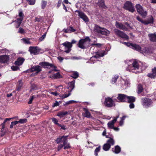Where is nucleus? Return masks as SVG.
I'll list each match as a JSON object with an SVG mask.
<instances>
[{"label": "nucleus", "instance_id": "obj_1", "mask_svg": "<svg viewBox=\"0 0 156 156\" xmlns=\"http://www.w3.org/2000/svg\"><path fill=\"white\" fill-rule=\"evenodd\" d=\"M127 65L126 69L129 72L137 73L141 72L143 70H145L147 66L141 63L142 66L135 60H127L125 62Z\"/></svg>", "mask_w": 156, "mask_h": 156}, {"label": "nucleus", "instance_id": "obj_2", "mask_svg": "<svg viewBox=\"0 0 156 156\" xmlns=\"http://www.w3.org/2000/svg\"><path fill=\"white\" fill-rule=\"evenodd\" d=\"M123 44L127 46L140 52L144 55H149L152 53V52L149 48H145L144 49H143L139 45L136 44L126 42L123 43Z\"/></svg>", "mask_w": 156, "mask_h": 156}, {"label": "nucleus", "instance_id": "obj_3", "mask_svg": "<svg viewBox=\"0 0 156 156\" xmlns=\"http://www.w3.org/2000/svg\"><path fill=\"white\" fill-rule=\"evenodd\" d=\"M105 52L103 51H99L96 53L95 55L91 57L90 59V63L94 64L98 61L97 58L103 56Z\"/></svg>", "mask_w": 156, "mask_h": 156}, {"label": "nucleus", "instance_id": "obj_4", "mask_svg": "<svg viewBox=\"0 0 156 156\" xmlns=\"http://www.w3.org/2000/svg\"><path fill=\"white\" fill-rule=\"evenodd\" d=\"M104 104L105 107L108 108L114 107L115 106V103L112 100V98L110 97L105 98Z\"/></svg>", "mask_w": 156, "mask_h": 156}, {"label": "nucleus", "instance_id": "obj_5", "mask_svg": "<svg viewBox=\"0 0 156 156\" xmlns=\"http://www.w3.org/2000/svg\"><path fill=\"white\" fill-rule=\"evenodd\" d=\"M90 41L88 37L80 40L78 44V47L84 49Z\"/></svg>", "mask_w": 156, "mask_h": 156}, {"label": "nucleus", "instance_id": "obj_6", "mask_svg": "<svg viewBox=\"0 0 156 156\" xmlns=\"http://www.w3.org/2000/svg\"><path fill=\"white\" fill-rule=\"evenodd\" d=\"M136 8L137 12L143 18H145L147 15V12L143 9V7L140 5L137 4Z\"/></svg>", "mask_w": 156, "mask_h": 156}, {"label": "nucleus", "instance_id": "obj_7", "mask_svg": "<svg viewBox=\"0 0 156 156\" xmlns=\"http://www.w3.org/2000/svg\"><path fill=\"white\" fill-rule=\"evenodd\" d=\"M40 65L43 66L44 68H52V70L55 71H58L59 70L57 69V67L54 66L53 64L50 63L48 62H42L39 63Z\"/></svg>", "mask_w": 156, "mask_h": 156}, {"label": "nucleus", "instance_id": "obj_8", "mask_svg": "<svg viewBox=\"0 0 156 156\" xmlns=\"http://www.w3.org/2000/svg\"><path fill=\"white\" fill-rule=\"evenodd\" d=\"M123 8L129 11L133 12L135 11V9L133 4L130 2L126 1L124 4Z\"/></svg>", "mask_w": 156, "mask_h": 156}, {"label": "nucleus", "instance_id": "obj_9", "mask_svg": "<svg viewBox=\"0 0 156 156\" xmlns=\"http://www.w3.org/2000/svg\"><path fill=\"white\" fill-rule=\"evenodd\" d=\"M130 81L129 79L127 78L125 80L123 79L122 78H121L118 82V86L121 87L125 86V87H129L130 85Z\"/></svg>", "mask_w": 156, "mask_h": 156}, {"label": "nucleus", "instance_id": "obj_10", "mask_svg": "<svg viewBox=\"0 0 156 156\" xmlns=\"http://www.w3.org/2000/svg\"><path fill=\"white\" fill-rule=\"evenodd\" d=\"M152 103V100L149 98H145L142 99V105L145 108L150 106Z\"/></svg>", "mask_w": 156, "mask_h": 156}, {"label": "nucleus", "instance_id": "obj_11", "mask_svg": "<svg viewBox=\"0 0 156 156\" xmlns=\"http://www.w3.org/2000/svg\"><path fill=\"white\" fill-rule=\"evenodd\" d=\"M68 136H59L56 140V141L57 144H59L60 142L63 143L64 145L67 142V137Z\"/></svg>", "mask_w": 156, "mask_h": 156}, {"label": "nucleus", "instance_id": "obj_12", "mask_svg": "<svg viewBox=\"0 0 156 156\" xmlns=\"http://www.w3.org/2000/svg\"><path fill=\"white\" fill-rule=\"evenodd\" d=\"M40 50V49L37 46H31L29 48V50L31 54L36 55L39 54Z\"/></svg>", "mask_w": 156, "mask_h": 156}, {"label": "nucleus", "instance_id": "obj_13", "mask_svg": "<svg viewBox=\"0 0 156 156\" xmlns=\"http://www.w3.org/2000/svg\"><path fill=\"white\" fill-rule=\"evenodd\" d=\"M62 44L65 47V51L67 53H69L71 50V48L73 46L72 43L66 41Z\"/></svg>", "mask_w": 156, "mask_h": 156}, {"label": "nucleus", "instance_id": "obj_14", "mask_svg": "<svg viewBox=\"0 0 156 156\" xmlns=\"http://www.w3.org/2000/svg\"><path fill=\"white\" fill-rule=\"evenodd\" d=\"M115 32L117 35L123 38L126 39H128L129 38L128 36L126 34L118 29H115Z\"/></svg>", "mask_w": 156, "mask_h": 156}, {"label": "nucleus", "instance_id": "obj_15", "mask_svg": "<svg viewBox=\"0 0 156 156\" xmlns=\"http://www.w3.org/2000/svg\"><path fill=\"white\" fill-rule=\"evenodd\" d=\"M127 95L123 94H118L117 99L118 102H124L126 101Z\"/></svg>", "mask_w": 156, "mask_h": 156}, {"label": "nucleus", "instance_id": "obj_16", "mask_svg": "<svg viewBox=\"0 0 156 156\" xmlns=\"http://www.w3.org/2000/svg\"><path fill=\"white\" fill-rule=\"evenodd\" d=\"M75 12H78V16H80V18L82 19L85 22H87L89 21L88 17L84 13L78 10L75 11Z\"/></svg>", "mask_w": 156, "mask_h": 156}, {"label": "nucleus", "instance_id": "obj_17", "mask_svg": "<svg viewBox=\"0 0 156 156\" xmlns=\"http://www.w3.org/2000/svg\"><path fill=\"white\" fill-rule=\"evenodd\" d=\"M9 59V56L7 55L0 56V62L2 63L7 62Z\"/></svg>", "mask_w": 156, "mask_h": 156}, {"label": "nucleus", "instance_id": "obj_18", "mask_svg": "<svg viewBox=\"0 0 156 156\" xmlns=\"http://www.w3.org/2000/svg\"><path fill=\"white\" fill-rule=\"evenodd\" d=\"M119 117V116L114 117L112 120L110 121L108 123L107 125L108 128L112 129L114 127V123L116 122L117 119Z\"/></svg>", "mask_w": 156, "mask_h": 156}, {"label": "nucleus", "instance_id": "obj_19", "mask_svg": "<svg viewBox=\"0 0 156 156\" xmlns=\"http://www.w3.org/2000/svg\"><path fill=\"white\" fill-rule=\"evenodd\" d=\"M41 70V67L40 66L37 65L33 66L30 70L31 72L36 71L37 73H38Z\"/></svg>", "mask_w": 156, "mask_h": 156}, {"label": "nucleus", "instance_id": "obj_20", "mask_svg": "<svg viewBox=\"0 0 156 156\" xmlns=\"http://www.w3.org/2000/svg\"><path fill=\"white\" fill-rule=\"evenodd\" d=\"M115 26L117 28H119L120 29L123 30H126L127 29V28L124 25L117 21H116L115 22Z\"/></svg>", "mask_w": 156, "mask_h": 156}, {"label": "nucleus", "instance_id": "obj_21", "mask_svg": "<svg viewBox=\"0 0 156 156\" xmlns=\"http://www.w3.org/2000/svg\"><path fill=\"white\" fill-rule=\"evenodd\" d=\"M148 36L150 41L153 42H156V34H148Z\"/></svg>", "mask_w": 156, "mask_h": 156}, {"label": "nucleus", "instance_id": "obj_22", "mask_svg": "<svg viewBox=\"0 0 156 156\" xmlns=\"http://www.w3.org/2000/svg\"><path fill=\"white\" fill-rule=\"evenodd\" d=\"M24 61V58H19L15 61V64L18 66L21 65L22 64Z\"/></svg>", "mask_w": 156, "mask_h": 156}, {"label": "nucleus", "instance_id": "obj_23", "mask_svg": "<svg viewBox=\"0 0 156 156\" xmlns=\"http://www.w3.org/2000/svg\"><path fill=\"white\" fill-rule=\"evenodd\" d=\"M145 24L147 25L150 23H153L154 22V18L152 16H151L147 20H145Z\"/></svg>", "mask_w": 156, "mask_h": 156}, {"label": "nucleus", "instance_id": "obj_24", "mask_svg": "<svg viewBox=\"0 0 156 156\" xmlns=\"http://www.w3.org/2000/svg\"><path fill=\"white\" fill-rule=\"evenodd\" d=\"M136 98L133 96H127L126 101L129 103L134 102L135 101Z\"/></svg>", "mask_w": 156, "mask_h": 156}, {"label": "nucleus", "instance_id": "obj_25", "mask_svg": "<svg viewBox=\"0 0 156 156\" xmlns=\"http://www.w3.org/2000/svg\"><path fill=\"white\" fill-rule=\"evenodd\" d=\"M112 151L116 154L119 153L121 151V148L118 146L117 145L114 148L112 149Z\"/></svg>", "mask_w": 156, "mask_h": 156}, {"label": "nucleus", "instance_id": "obj_26", "mask_svg": "<svg viewBox=\"0 0 156 156\" xmlns=\"http://www.w3.org/2000/svg\"><path fill=\"white\" fill-rule=\"evenodd\" d=\"M100 34H101L108 36L110 34V31L104 28H102Z\"/></svg>", "mask_w": 156, "mask_h": 156}, {"label": "nucleus", "instance_id": "obj_27", "mask_svg": "<svg viewBox=\"0 0 156 156\" xmlns=\"http://www.w3.org/2000/svg\"><path fill=\"white\" fill-rule=\"evenodd\" d=\"M23 20L22 18H18L16 21H15L16 22L15 27L16 28H18L20 27Z\"/></svg>", "mask_w": 156, "mask_h": 156}, {"label": "nucleus", "instance_id": "obj_28", "mask_svg": "<svg viewBox=\"0 0 156 156\" xmlns=\"http://www.w3.org/2000/svg\"><path fill=\"white\" fill-rule=\"evenodd\" d=\"M68 113V112L66 111H63L61 112H58L57 115L61 118L64 116L66 115Z\"/></svg>", "mask_w": 156, "mask_h": 156}, {"label": "nucleus", "instance_id": "obj_29", "mask_svg": "<svg viewBox=\"0 0 156 156\" xmlns=\"http://www.w3.org/2000/svg\"><path fill=\"white\" fill-rule=\"evenodd\" d=\"M102 28L101 27L99 26L95 25L94 27V30L95 32L100 34Z\"/></svg>", "mask_w": 156, "mask_h": 156}, {"label": "nucleus", "instance_id": "obj_30", "mask_svg": "<svg viewBox=\"0 0 156 156\" xmlns=\"http://www.w3.org/2000/svg\"><path fill=\"white\" fill-rule=\"evenodd\" d=\"M107 143L110 146L113 145L114 144L115 141L113 138H110L107 141Z\"/></svg>", "mask_w": 156, "mask_h": 156}, {"label": "nucleus", "instance_id": "obj_31", "mask_svg": "<svg viewBox=\"0 0 156 156\" xmlns=\"http://www.w3.org/2000/svg\"><path fill=\"white\" fill-rule=\"evenodd\" d=\"M152 74H149V76L151 77V78H154L156 76V67H155L154 69H152Z\"/></svg>", "mask_w": 156, "mask_h": 156}, {"label": "nucleus", "instance_id": "obj_32", "mask_svg": "<svg viewBox=\"0 0 156 156\" xmlns=\"http://www.w3.org/2000/svg\"><path fill=\"white\" fill-rule=\"evenodd\" d=\"M98 5L99 6L104 8H105L106 7L105 5L104 1V0L99 1L98 2Z\"/></svg>", "mask_w": 156, "mask_h": 156}, {"label": "nucleus", "instance_id": "obj_33", "mask_svg": "<svg viewBox=\"0 0 156 156\" xmlns=\"http://www.w3.org/2000/svg\"><path fill=\"white\" fill-rule=\"evenodd\" d=\"M75 81H73L71 82H70L69 83V89L72 90L74 88V83Z\"/></svg>", "mask_w": 156, "mask_h": 156}, {"label": "nucleus", "instance_id": "obj_34", "mask_svg": "<svg viewBox=\"0 0 156 156\" xmlns=\"http://www.w3.org/2000/svg\"><path fill=\"white\" fill-rule=\"evenodd\" d=\"M119 78V75H115L113 77L111 82L112 84H114L116 83L117 80Z\"/></svg>", "mask_w": 156, "mask_h": 156}, {"label": "nucleus", "instance_id": "obj_35", "mask_svg": "<svg viewBox=\"0 0 156 156\" xmlns=\"http://www.w3.org/2000/svg\"><path fill=\"white\" fill-rule=\"evenodd\" d=\"M143 88L141 84H139L137 87V92L138 94H140L143 90Z\"/></svg>", "mask_w": 156, "mask_h": 156}, {"label": "nucleus", "instance_id": "obj_36", "mask_svg": "<svg viewBox=\"0 0 156 156\" xmlns=\"http://www.w3.org/2000/svg\"><path fill=\"white\" fill-rule=\"evenodd\" d=\"M52 77L55 79L60 78L61 77V76L59 72L53 74Z\"/></svg>", "mask_w": 156, "mask_h": 156}, {"label": "nucleus", "instance_id": "obj_37", "mask_svg": "<svg viewBox=\"0 0 156 156\" xmlns=\"http://www.w3.org/2000/svg\"><path fill=\"white\" fill-rule=\"evenodd\" d=\"M110 147L111 146L106 143L103 146V149L105 151H107L110 148Z\"/></svg>", "mask_w": 156, "mask_h": 156}, {"label": "nucleus", "instance_id": "obj_38", "mask_svg": "<svg viewBox=\"0 0 156 156\" xmlns=\"http://www.w3.org/2000/svg\"><path fill=\"white\" fill-rule=\"evenodd\" d=\"M83 115L85 117L90 118V112L87 110H86L85 113H83Z\"/></svg>", "mask_w": 156, "mask_h": 156}, {"label": "nucleus", "instance_id": "obj_39", "mask_svg": "<svg viewBox=\"0 0 156 156\" xmlns=\"http://www.w3.org/2000/svg\"><path fill=\"white\" fill-rule=\"evenodd\" d=\"M21 40L25 44H30L29 39L23 38L21 39Z\"/></svg>", "mask_w": 156, "mask_h": 156}, {"label": "nucleus", "instance_id": "obj_40", "mask_svg": "<svg viewBox=\"0 0 156 156\" xmlns=\"http://www.w3.org/2000/svg\"><path fill=\"white\" fill-rule=\"evenodd\" d=\"M79 76L78 73L77 72L75 71L73 72L71 76L74 79H76Z\"/></svg>", "mask_w": 156, "mask_h": 156}, {"label": "nucleus", "instance_id": "obj_41", "mask_svg": "<svg viewBox=\"0 0 156 156\" xmlns=\"http://www.w3.org/2000/svg\"><path fill=\"white\" fill-rule=\"evenodd\" d=\"M71 94L70 93H69L67 94H60L59 95V97L62 98H64L68 97Z\"/></svg>", "mask_w": 156, "mask_h": 156}, {"label": "nucleus", "instance_id": "obj_42", "mask_svg": "<svg viewBox=\"0 0 156 156\" xmlns=\"http://www.w3.org/2000/svg\"><path fill=\"white\" fill-rule=\"evenodd\" d=\"M101 147L99 146L97 147L94 151V154L96 156H98V153L99 152L100 150Z\"/></svg>", "mask_w": 156, "mask_h": 156}, {"label": "nucleus", "instance_id": "obj_43", "mask_svg": "<svg viewBox=\"0 0 156 156\" xmlns=\"http://www.w3.org/2000/svg\"><path fill=\"white\" fill-rule=\"evenodd\" d=\"M77 102L76 101H74V100H70L69 101L67 102H66V103L64 104V106H67L68 105H69L72 104L73 103H76Z\"/></svg>", "mask_w": 156, "mask_h": 156}, {"label": "nucleus", "instance_id": "obj_44", "mask_svg": "<svg viewBox=\"0 0 156 156\" xmlns=\"http://www.w3.org/2000/svg\"><path fill=\"white\" fill-rule=\"evenodd\" d=\"M47 2L46 1H42L41 3V7L42 9H44L45 8Z\"/></svg>", "mask_w": 156, "mask_h": 156}, {"label": "nucleus", "instance_id": "obj_45", "mask_svg": "<svg viewBox=\"0 0 156 156\" xmlns=\"http://www.w3.org/2000/svg\"><path fill=\"white\" fill-rule=\"evenodd\" d=\"M27 2L30 5H34L35 3V0H27Z\"/></svg>", "mask_w": 156, "mask_h": 156}, {"label": "nucleus", "instance_id": "obj_46", "mask_svg": "<svg viewBox=\"0 0 156 156\" xmlns=\"http://www.w3.org/2000/svg\"><path fill=\"white\" fill-rule=\"evenodd\" d=\"M27 120L26 119H20L18 121L19 123H24L27 122Z\"/></svg>", "mask_w": 156, "mask_h": 156}, {"label": "nucleus", "instance_id": "obj_47", "mask_svg": "<svg viewBox=\"0 0 156 156\" xmlns=\"http://www.w3.org/2000/svg\"><path fill=\"white\" fill-rule=\"evenodd\" d=\"M11 68L14 71H16L19 69V67H18V66L17 65H16V66H11Z\"/></svg>", "mask_w": 156, "mask_h": 156}, {"label": "nucleus", "instance_id": "obj_48", "mask_svg": "<svg viewBox=\"0 0 156 156\" xmlns=\"http://www.w3.org/2000/svg\"><path fill=\"white\" fill-rule=\"evenodd\" d=\"M64 147V149L65 150L69 148L70 147L69 143H68L67 142L66 143Z\"/></svg>", "mask_w": 156, "mask_h": 156}, {"label": "nucleus", "instance_id": "obj_49", "mask_svg": "<svg viewBox=\"0 0 156 156\" xmlns=\"http://www.w3.org/2000/svg\"><path fill=\"white\" fill-rule=\"evenodd\" d=\"M136 19L139 21L141 22L142 23L145 24V20H143L139 16L136 17Z\"/></svg>", "mask_w": 156, "mask_h": 156}, {"label": "nucleus", "instance_id": "obj_50", "mask_svg": "<svg viewBox=\"0 0 156 156\" xmlns=\"http://www.w3.org/2000/svg\"><path fill=\"white\" fill-rule=\"evenodd\" d=\"M52 121L56 125H57L58 126V124H59V123H58V120L55 118H52L51 119Z\"/></svg>", "mask_w": 156, "mask_h": 156}, {"label": "nucleus", "instance_id": "obj_51", "mask_svg": "<svg viewBox=\"0 0 156 156\" xmlns=\"http://www.w3.org/2000/svg\"><path fill=\"white\" fill-rule=\"evenodd\" d=\"M46 33H45L41 37L39 38V40L40 41H42L45 38L46 36Z\"/></svg>", "mask_w": 156, "mask_h": 156}, {"label": "nucleus", "instance_id": "obj_52", "mask_svg": "<svg viewBox=\"0 0 156 156\" xmlns=\"http://www.w3.org/2000/svg\"><path fill=\"white\" fill-rule=\"evenodd\" d=\"M19 16L20 17V18H22L23 19L24 15L21 10H20L19 11Z\"/></svg>", "mask_w": 156, "mask_h": 156}, {"label": "nucleus", "instance_id": "obj_53", "mask_svg": "<svg viewBox=\"0 0 156 156\" xmlns=\"http://www.w3.org/2000/svg\"><path fill=\"white\" fill-rule=\"evenodd\" d=\"M18 33L21 34H23L24 33V30L23 28L21 27H20L19 28Z\"/></svg>", "mask_w": 156, "mask_h": 156}, {"label": "nucleus", "instance_id": "obj_54", "mask_svg": "<svg viewBox=\"0 0 156 156\" xmlns=\"http://www.w3.org/2000/svg\"><path fill=\"white\" fill-rule=\"evenodd\" d=\"M69 28V33L71 32H74L76 31V30L74 29L72 27H70Z\"/></svg>", "mask_w": 156, "mask_h": 156}, {"label": "nucleus", "instance_id": "obj_55", "mask_svg": "<svg viewBox=\"0 0 156 156\" xmlns=\"http://www.w3.org/2000/svg\"><path fill=\"white\" fill-rule=\"evenodd\" d=\"M58 126L61 128V129H62L64 130H65L66 129V126L64 125H62L60 124H58Z\"/></svg>", "mask_w": 156, "mask_h": 156}, {"label": "nucleus", "instance_id": "obj_56", "mask_svg": "<svg viewBox=\"0 0 156 156\" xmlns=\"http://www.w3.org/2000/svg\"><path fill=\"white\" fill-rule=\"evenodd\" d=\"M59 105V104L58 102L57 101H56L55 103H53L52 106L53 107H55L56 106H58Z\"/></svg>", "mask_w": 156, "mask_h": 156}, {"label": "nucleus", "instance_id": "obj_57", "mask_svg": "<svg viewBox=\"0 0 156 156\" xmlns=\"http://www.w3.org/2000/svg\"><path fill=\"white\" fill-rule=\"evenodd\" d=\"M64 145L63 144H60L58 146V151H59V150L62 148L64 147Z\"/></svg>", "mask_w": 156, "mask_h": 156}, {"label": "nucleus", "instance_id": "obj_58", "mask_svg": "<svg viewBox=\"0 0 156 156\" xmlns=\"http://www.w3.org/2000/svg\"><path fill=\"white\" fill-rule=\"evenodd\" d=\"M130 104L129 105V107L130 108H134L135 105L133 102L130 103Z\"/></svg>", "mask_w": 156, "mask_h": 156}, {"label": "nucleus", "instance_id": "obj_59", "mask_svg": "<svg viewBox=\"0 0 156 156\" xmlns=\"http://www.w3.org/2000/svg\"><path fill=\"white\" fill-rule=\"evenodd\" d=\"M34 96H32L30 98V100L28 102L29 104H31L32 103V101L33 99H34Z\"/></svg>", "mask_w": 156, "mask_h": 156}, {"label": "nucleus", "instance_id": "obj_60", "mask_svg": "<svg viewBox=\"0 0 156 156\" xmlns=\"http://www.w3.org/2000/svg\"><path fill=\"white\" fill-rule=\"evenodd\" d=\"M23 85V83L21 80L19 81V85L18 86L19 88L17 89V90H18L20 89L22 87Z\"/></svg>", "mask_w": 156, "mask_h": 156}, {"label": "nucleus", "instance_id": "obj_61", "mask_svg": "<svg viewBox=\"0 0 156 156\" xmlns=\"http://www.w3.org/2000/svg\"><path fill=\"white\" fill-rule=\"evenodd\" d=\"M64 32L66 33H69V28L67 29H64L62 30Z\"/></svg>", "mask_w": 156, "mask_h": 156}, {"label": "nucleus", "instance_id": "obj_62", "mask_svg": "<svg viewBox=\"0 0 156 156\" xmlns=\"http://www.w3.org/2000/svg\"><path fill=\"white\" fill-rule=\"evenodd\" d=\"M32 88L34 89H35V90H37L38 89V87L35 84H33L32 85Z\"/></svg>", "mask_w": 156, "mask_h": 156}, {"label": "nucleus", "instance_id": "obj_63", "mask_svg": "<svg viewBox=\"0 0 156 156\" xmlns=\"http://www.w3.org/2000/svg\"><path fill=\"white\" fill-rule=\"evenodd\" d=\"M50 94H53L55 96H57L58 95V94L57 92H51L50 93Z\"/></svg>", "mask_w": 156, "mask_h": 156}, {"label": "nucleus", "instance_id": "obj_64", "mask_svg": "<svg viewBox=\"0 0 156 156\" xmlns=\"http://www.w3.org/2000/svg\"><path fill=\"white\" fill-rule=\"evenodd\" d=\"M62 2V0H59V1L58 2V4L57 5V6L58 7H59L61 4Z\"/></svg>", "mask_w": 156, "mask_h": 156}]
</instances>
